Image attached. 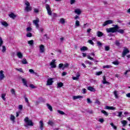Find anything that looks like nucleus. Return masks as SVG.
<instances>
[{"instance_id":"obj_1","label":"nucleus","mask_w":130,"mask_h":130,"mask_svg":"<svg viewBox=\"0 0 130 130\" xmlns=\"http://www.w3.org/2000/svg\"><path fill=\"white\" fill-rule=\"evenodd\" d=\"M24 122L25 123V124H24L25 127H28V126H33V125H34V123L32 121V120L29 119L28 117L25 118Z\"/></svg>"},{"instance_id":"obj_2","label":"nucleus","mask_w":130,"mask_h":130,"mask_svg":"<svg viewBox=\"0 0 130 130\" xmlns=\"http://www.w3.org/2000/svg\"><path fill=\"white\" fill-rule=\"evenodd\" d=\"M113 27L106 29L107 33H116L117 32V25H113Z\"/></svg>"},{"instance_id":"obj_3","label":"nucleus","mask_w":130,"mask_h":130,"mask_svg":"<svg viewBox=\"0 0 130 130\" xmlns=\"http://www.w3.org/2000/svg\"><path fill=\"white\" fill-rule=\"evenodd\" d=\"M25 5L26 6L24 8L25 12L28 13V12H31V11H32V7L30 6V3L28 1H25Z\"/></svg>"},{"instance_id":"obj_4","label":"nucleus","mask_w":130,"mask_h":130,"mask_svg":"<svg viewBox=\"0 0 130 130\" xmlns=\"http://www.w3.org/2000/svg\"><path fill=\"white\" fill-rule=\"evenodd\" d=\"M32 22L35 24L37 29H38L39 31L41 32V33H42V32L44 31V28H42V27L39 28V24H38V23H39V20H34Z\"/></svg>"},{"instance_id":"obj_5","label":"nucleus","mask_w":130,"mask_h":130,"mask_svg":"<svg viewBox=\"0 0 130 130\" xmlns=\"http://www.w3.org/2000/svg\"><path fill=\"white\" fill-rule=\"evenodd\" d=\"M46 9L49 16H51V15H52V11H51V9H50V6H49V5L46 4Z\"/></svg>"},{"instance_id":"obj_6","label":"nucleus","mask_w":130,"mask_h":130,"mask_svg":"<svg viewBox=\"0 0 130 130\" xmlns=\"http://www.w3.org/2000/svg\"><path fill=\"white\" fill-rule=\"evenodd\" d=\"M53 78H49L47 81L46 86H51L53 84Z\"/></svg>"},{"instance_id":"obj_7","label":"nucleus","mask_w":130,"mask_h":130,"mask_svg":"<svg viewBox=\"0 0 130 130\" xmlns=\"http://www.w3.org/2000/svg\"><path fill=\"white\" fill-rule=\"evenodd\" d=\"M112 23H113V21H112L111 20H108L104 22L103 26V27H105V26H107V25L112 24Z\"/></svg>"},{"instance_id":"obj_8","label":"nucleus","mask_w":130,"mask_h":130,"mask_svg":"<svg viewBox=\"0 0 130 130\" xmlns=\"http://www.w3.org/2000/svg\"><path fill=\"white\" fill-rule=\"evenodd\" d=\"M50 66L52 69H55L56 64H55V59H53L50 63Z\"/></svg>"},{"instance_id":"obj_9","label":"nucleus","mask_w":130,"mask_h":130,"mask_svg":"<svg viewBox=\"0 0 130 130\" xmlns=\"http://www.w3.org/2000/svg\"><path fill=\"white\" fill-rule=\"evenodd\" d=\"M129 53V50H128V49H124L122 52V57H124L126 55L127 53Z\"/></svg>"},{"instance_id":"obj_10","label":"nucleus","mask_w":130,"mask_h":130,"mask_svg":"<svg viewBox=\"0 0 130 130\" xmlns=\"http://www.w3.org/2000/svg\"><path fill=\"white\" fill-rule=\"evenodd\" d=\"M96 35L98 37H102V36H105V35L103 32L98 31L96 32Z\"/></svg>"},{"instance_id":"obj_11","label":"nucleus","mask_w":130,"mask_h":130,"mask_svg":"<svg viewBox=\"0 0 130 130\" xmlns=\"http://www.w3.org/2000/svg\"><path fill=\"white\" fill-rule=\"evenodd\" d=\"M5 78V74H4V71L1 70L0 71V80H4Z\"/></svg>"},{"instance_id":"obj_12","label":"nucleus","mask_w":130,"mask_h":130,"mask_svg":"<svg viewBox=\"0 0 130 130\" xmlns=\"http://www.w3.org/2000/svg\"><path fill=\"white\" fill-rule=\"evenodd\" d=\"M16 55L18 57V58H20L21 59L23 58V54H22L21 52H17Z\"/></svg>"},{"instance_id":"obj_13","label":"nucleus","mask_w":130,"mask_h":130,"mask_svg":"<svg viewBox=\"0 0 130 130\" xmlns=\"http://www.w3.org/2000/svg\"><path fill=\"white\" fill-rule=\"evenodd\" d=\"M40 52L41 53H43V52H44V45H41L40 46Z\"/></svg>"},{"instance_id":"obj_14","label":"nucleus","mask_w":130,"mask_h":130,"mask_svg":"<svg viewBox=\"0 0 130 130\" xmlns=\"http://www.w3.org/2000/svg\"><path fill=\"white\" fill-rule=\"evenodd\" d=\"M103 84H108V85H110V83L106 81V77L105 76H103Z\"/></svg>"},{"instance_id":"obj_15","label":"nucleus","mask_w":130,"mask_h":130,"mask_svg":"<svg viewBox=\"0 0 130 130\" xmlns=\"http://www.w3.org/2000/svg\"><path fill=\"white\" fill-rule=\"evenodd\" d=\"M117 32L120 34H123V33H124V30H123V29H119V26L117 25Z\"/></svg>"},{"instance_id":"obj_16","label":"nucleus","mask_w":130,"mask_h":130,"mask_svg":"<svg viewBox=\"0 0 130 130\" xmlns=\"http://www.w3.org/2000/svg\"><path fill=\"white\" fill-rule=\"evenodd\" d=\"M40 128H41V130H43V127L44 126V123H43V121L40 120Z\"/></svg>"},{"instance_id":"obj_17","label":"nucleus","mask_w":130,"mask_h":130,"mask_svg":"<svg viewBox=\"0 0 130 130\" xmlns=\"http://www.w3.org/2000/svg\"><path fill=\"white\" fill-rule=\"evenodd\" d=\"M83 98V96L81 95H74L73 97V100H76V99H81Z\"/></svg>"},{"instance_id":"obj_18","label":"nucleus","mask_w":130,"mask_h":130,"mask_svg":"<svg viewBox=\"0 0 130 130\" xmlns=\"http://www.w3.org/2000/svg\"><path fill=\"white\" fill-rule=\"evenodd\" d=\"M87 89L89 91H91V92H95V91H96V90L94 88V87H91V86H88L87 87Z\"/></svg>"},{"instance_id":"obj_19","label":"nucleus","mask_w":130,"mask_h":130,"mask_svg":"<svg viewBox=\"0 0 130 130\" xmlns=\"http://www.w3.org/2000/svg\"><path fill=\"white\" fill-rule=\"evenodd\" d=\"M106 109H108V110H115V108L107 106H106Z\"/></svg>"},{"instance_id":"obj_20","label":"nucleus","mask_w":130,"mask_h":130,"mask_svg":"<svg viewBox=\"0 0 130 130\" xmlns=\"http://www.w3.org/2000/svg\"><path fill=\"white\" fill-rule=\"evenodd\" d=\"M1 24L4 26V27H8L9 26V24L6 21H1Z\"/></svg>"},{"instance_id":"obj_21","label":"nucleus","mask_w":130,"mask_h":130,"mask_svg":"<svg viewBox=\"0 0 130 130\" xmlns=\"http://www.w3.org/2000/svg\"><path fill=\"white\" fill-rule=\"evenodd\" d=\"M121 123L122 124V126H125L127 124V121L126 120H122L121 121Z\"/></svg>"},{"instance_id":"obj_22","label":"nucleus","mask_w":130,"mask_h":130,"mask_svg":"<svg viewBox=\"0 0 130 130\" xmlns=\"http://www.w3.org/2000/svg\"><path fill=\"white\" fill-rule=\"evenodd\" d=\"M22 81L24 85L25 86V87H28V85L27 84V81H26V79L22 78Z\"/></svg>"},{"instance_id":"obj_23","label":"nucleus","mask_w":130,"mask_h":130,"mask_svg":"<svg viewBox=\"0 0 130 130\" xmlns=\"http://www.w3.org/2000/svg\"><path fill=\"white\" fill-rule=\"evenodd\" d=\"M70 67V64L69 63H66L65 64H63V68L62 70H64V69H67Z\"/></svg>"},{"instance_id":"obj_24","label":"nucleus","mask_w":130,"mask_h":130,"mask_svg":"<svg viewBox=\"0 0 130 130\" xmlns=\"http://www.w3.org/2000/svg\"><path fill=\"white\" fill-rule=\"evenodd\" d=\"M74 12L77 15H81V13H82L80 9H75Z\"/></svg>"},{"instance_id":"obj_25","label":"nucleus","mask_w":130,"mask_h":130,"mask_svg":"<svg viewBox=\"0 0 130 130\" xmlns=\"http://www.w3.org/2000/svg\"><path fill=\"white\" fill-rule=\"evenodd\" d=\"M81 51H86L88 50V48L86 46H83L80 48Z\"/></svg>"},{"instance_id":"obj_26","label":"nucleus","mask_w":130,"mask_h":130,"mask_svg":"<svg viewBox=\"0 0 130 130\" xmlns=\"http://www.w3.org/2000/svg\"><path fill=\"white\" fill-rule=\"evenodd\" d=\"M63 86V83L62 82H59L57 84V88H61Z\"/></svg>"},{"instance_id":"obj_27","label":"nucleus","mask_w":130,"mask_h":130,"mask_svg":"<svg viewBox=\"0 0 130 130\" xmlns=\"http://www.w3.org/2000/svg\"><path fill=\"white\" fill-rule=\"evenodd\" d=\"M21 62L23 64H27L28 63V62L27 61V60L26 59V58L22 59Z\"/></svg>"},{"instance_id":"obj_28","label":"nucleus","mask_w":130,"mask_h":130,"mask_svg":"<svg viewBox=\"0 0 130 130\" xmlns=\"http://www.w3.org/2000/svg\"><path fill=\"white\" fill-rule=\"evenodd\" d=\"M9 17L10 18H12V19H15L16 18V16L14 13H11L9 15Z\"/></svg>"},{"instance_id":"obj_29","label":"nucleus","mask_w":130,"mask_h":130,"mask_svg":"<svg viewBox=\"0 0 130 130\" xmlns=\"http://www.w3.org/2000/svg\"><path fill=\"white\" fill-rule=\"evenodd\" d=\"M79 78H80V74H78L76 77H73V80H79Z\"/></svg>"},{"instance_id":"obj_30","label":"nucleus","mask_w":130,"mask_h":130,"mask_svg":"<svg viewBox=\"0 0 130 130\" xmlns=\"http://www.w3.org/2000/svg\"><path fill=\"white\" fill-rule=\"evenodd\" d=\"M48 124L49 125H51V126H53V125L54 124V123L52 121L49 120V121L48 122Z\"/></svg>"},{"instance_id":"obj_31","label":"nucleus","mask_w":130,"mask_h":130,"mask_svg":"<svg viewBox=\"0 0 130 130\" xmlns=\"http://www.w3.org/2000/svg\"><path fill=\"white\" fill-rule=\"evenodd\" d=\"M47 106L48 109L50 110V111H52V107L49 104H47Z\"/></svg>"},{"instance_id":"obj_32","label":"nucleus","mask_w":130,"mask_h":130,"mask_svg":"<svg viewBox=\"0 0 130 130\" xmlns=\"http://www.w3.org/2000/svg\"><path fill=\"white\" fill-rule=\"evenodd\" d=\"M10 119L11 120H12V121H13V122H15V116L11 115L10 117Z\"/></svg>"},{"instance_id":"obj_33","label":"nucleus","mask_w":130,"mask_h":130,"mask_svg":"<svg viewBox=\"0 0 130 130\" xmlns=\"http://www.w3.org/2000/svg\"><path fill=\"white\" fill-rule=\"evenodd\" d=\"M101 112H102V113H103V114H104V115H105L106 116H108V113H107V112H106V111L102 110Z\"/></svg>"},{"instance_id":"obj_34","label":"nucleus","mask_w":130,"mask_h":130,"mask_svg":"<svg viewBox=\"0 0 130 130\" xmlns=\"http://www.w3.org/2000/svg\"><path fill=\"white\" fill-rule=\"evenodd\" d=\"M23 98H24L25 102L27 103V104H29V100H28V98H27V97L26 96V95H24L23 96Z\"/></svg>"},{"instance_id":"obj_35","label":"nucleus","mask_w":130,"mask_h":130,"mask_svg":"<svg viewBox=\"0 0 130 130\" xmlns=\"http://www.w3.org/2000/svg\"><path fill=\"white\" fill-rule=\"evenodd\" d=\"M60 22L61 23V24H64V23H66V20H64V18H61L60 19Z\"/></svg>"},{"instance_id":"obj_36","label":"nucleus","mask_w":130,"mask_h":130,"mask_svg":"<svg viewBox=\"0 0 130 130\" xmlns=\"http://www.w3.org/2000/svg\"><path fill=\"white\" fill-rule=\"evenodd\" d=\"M114 95L115 98H116V99H117V98H118V95L117 94V91H116V90L114 91Z\"/></svg>"},{"instance_id":"obj_37","label":"nucleus","mask_w":130,"mask_h":130,"mask_svg":"<svg viewBox=\"0 0 130 130\" xmlns=\"http://www.w3.org/2000/svg\"><path fill=\"white\" fill-rule=\"evenodd\" d=\"M57 112L59 113V114H61V115H64V112H63V111H62L57 110Z\"/></svg>"},{"instance_id":"obj_38","label":"nucleus","mask_w":130,"mask_h":130,"mask_svg":"<svg viewBox=\"0 0 130 130\" xmlns=\"http://www.w3.org/2000/svg\"><path fill=\"white\" fill-rule=\"evenodd\" d=\"M29 72L30 73V74H35L36 75H37V73L35 72L33 69H29Z\"/></svg>"},{"instance_id":"obj_39","label":"nucleus","mask_w":130,"mask_h":130,"mask_svg":"<svg viewBox=\"0 0 130 130\" xmlns=\"http://www.w3.org/2000/svg\"><path fill=\"white\" fill-rule=\"evenodd\" d=\"M28 43L30 45H33V44H34V41L33 40H31L30 41H28Z\"/></svg>"},{"instance_id":"obj_40","label":"nucleus","mask_w":130,"mask_h":130,"mask_svg":"<svg viewBox=\"0 0 130 130\" xmlns=\"http://www.w3.org/2000/svg\"><path fill=\"white\" fill-rule=\"evenodd\" d=\"M110 125H111V126H112L114 129H117V127H116V126L114 125V124H113V123H111Z\"/></svg>"},{"instance_id":"obj_41","label":"nucleus","mask_w":130,"mask_h":130,"mask_svg":"<svg viewBox=\"0 0 130 130\" xmlns=\"http://www.w3.org/2000/svg\"><path fill=\"white\" fill-rule=\"evenodd\" d=\"M112 63L113 64H115V66H118V64H119V62L117 60H116L115 61L112 62Z\"/></svg>"},{"instance_id":"obj_42","label":"nucleus","mask_w":130,"mask_h":130,"mask_svg":"<svg viewBox=\"0 0 130 130\" xmlns=\"http://www.w3.org/2000/svg\"><path fill=\"white\" fill-rule=\"evenodd\" d=\"M115 44L117 46H120V43H119V41L116 40V41H115Z\"/></svg>"},{"instance_id":"obj_43","label":"nucleus","mask_w":130,"mask_h":130,"mask_svg":"<svg viewBox=\"0 0 130 130\" xmlns=\"http://www.w3.org/2000/svg\"><path fill=\"white\" fill-rule=\"evenodd\" d=\"M110 47H109V46H105V50L106 51H109V50H110Z\"/></svg>"},{"instance_id":"obj_44","label":"nucleus","mask_w":130,"mask_h":130,"mask_svg":"<svg viewBox=\"0 0 130 130\" xmlns=\"http://www.w3.org/2000/svg\"><path fill=\"white\" fill-rule=\"evenodd\" d=\"M75 26H76V27H79V26H80V22L79 21V20L76 21Z\"/></svg>"},{"instance_id":"obj_45","label":"nucleus","mask_w":130,"mask_h":130,"mask_svg":"<svg viewBox=\"0 0 130 130\" xmlns=\"http://www.w3.org/2000/svg\"><path fill=\"white\" fill-rule=\"evenodd\" d=\"M103 68V69H110V68H111V66L110 65L104 66Z\"/></svg>"},{"instance_id":"obj_46","label":"nucleus","mask_w":130,"mask_h":130,"mask_svg":"<svg viewBox=\"0 0 130 130\" xmlns=\"http://www.w3.org/2000/svg\"><path fill=\"white\" fill-rule=\"evenodd\" d=\"M10 92H11L12 95H16V92L15 91V89L13 88L11 89V90H10Z\"/></svg>"},{"instance_id":"obj_47","label":"nucleus","mask_w":130,"mask_h":130,"mask_svg":"<svg viewBox=\"0 0 130 130\" xmlns=\"http://www.w3.org/2000/svg\"><path fill=\"white\" fill-rule=\"evenodd\" d=\"M16 70L18 71V72H20V73H24V72H23V69H22V68H20V69L16 68Z\"/></svg>"},{"instance_id":"obj_48","label":"nucleus","mask_w":130,"mask_h":130,"mask_svg":"<svg viewBox=\"0 0 130 130\" xmlns=\"http://www.w3.org/2000/svg\"><path fill=\"white\" fill-rule=\"evenodd\" d=\"M88 43H89L90 44H91V45H94V42H93V41H92V40H89L88 41Z\"/></svg>"},{"instance_id":"obj_49","label":"nucleus","mask_w":130,"mask_h":130,"mask_svg":"<svg viewBox=\"0 0 130 130\" xmlns=\"http://www.w3.org/2000/svg\"><path fill=\"white\" fill-rule=\"evenodd\" d=\"M6 94H2V98L5 101H6Z\"/></svg>"},{"instance_id":"obj_50","label":"nucleus","mask_w":130,"mask_h":130,"mask_svg":"<svg viewBox=\"0 0 130 130\" xmlns=\"http://www.w3.org/2000/svg\"><path fill=\"white\" fill-rule=\"evenodd\" d=\"M4 43V41H3V39L0 37V47L3 45V44Z\"/></svg>"},{"instance_id":"obj_51","label":"nucleus","mask_w":130,"mask_h":130,"mask_svg":"<svg viewBox=\"0 0 130 130\" xmlns=\"http://www.w3.org/2000/svg\"><path fill=\"white\" fill-rule=\"evenodd\" d=\"M87 103L88 104H91V103H92V101H91V100L90 99V98H87Z\"/></svg>"},{"instance_id":"obj_52","label":"nucleus","mask_w":130,"mask_h":130,"mask_svg":"<svg viewBox=\"0 0 130 130\" xmlns=\"http://www.w3.org/2000/svg\"><path fill=\"white\" fill-rule=\"evenodd\" d=\"M18 109H19V110H23V105H19L18 106Z\"/></svg>"},{"instance_id":"obj_53","label":"nucleus","mask_w":130,"mask_h":130,"mask_svg":"<svg viewBox=\"0 0 130 130\" xmlns=\"http://www.w3.org/2000/svg\"><path fill=\"white\" fill-rule=\"evenodd\" d=\"M87 57L88 59H90V60H94V58L90 57L89 55H87Z\"/></svg>"},{"instance_id":"obj_54","label":"nucleus","mask_w":130,"mask_h":130,"mask_svg":"<svg viewBox=\"0 0 130 130\" xmlns=\"http://www.w3.org/2000/svg\"><path fill=\"white\" fill-rule=\"evenodd\" d=\"M26 37H32V33L31 32H28L26 35Z\"/></svg>"},{"instance_id":"obj_55","label":"nucleus","mask_w":130,"mask_h":130,"mask_svg":"<svg viewBox=\"0 0 130 130\" xmlns=\"http://www.w3.org/2000/svg\"><path fill=\"white\" fill-rule=\"evenodd\" d=\"M96 44H97L98 46H102V43H101L99 41H98L96 42Z\"/></svg>"},{"instance_id":"obj_56","label":"nucleus","mask_w":130,"mask_h":130,"mask_svg":"<svg viewBox=\"0 0 130 130\" xmlns=\"http://www.w3.org/2000/svg\"><path fill=\"white\" fill-rule=\"evenodd\" d=\"M99 121H100V122H101V123H103V122H104V119H103V118H100L99 119Z\"/></svg>"},{"instance_id":"obj_57","label":"nucleus","mask_w":130,"mask_h":130,"mask_svg":"<svg viewBox=\"0 0 130 130\" xmlns=\"http://www.w3.org/2000/svg\"><path fill=\"white\" fill-rule=\"evenodd\" d=\"M102 71H100L96 73V76H100V75H102Z\"/></svg>"},{"instance_id":"obj_58","label":"nucleus","mask_w":130,"mask_h":130,"mask_svg":"<svg viewBox=\"0 0 130 130\" xmlns=\"http://www.w3.org/2000/svg\"><path fill=\"white\" fill-rule=\"evenodd\" d=\"M31 30H32V28L30 27H28L26 28V31L27 32H30V31H31Z\"/></svg>"},{"instance_id":"obj_59","label":"nucleus","mask_w":130,"mask_h":130,"mask_svg":"<svg viewBox=\"0 0 130 130\" xmlns=\"http://www.w3.org/2000/svg\"><path fill=\"white\" fill-rule=\"evenodd\" d=\"M95 104H98V105H100L101 103H100V102L99 101V100H96L95 101Z\"/></svg>"},{"instance_id":"obj_60","label":"nucleus","mask_w":130,"mask_h":130,"mask_svg":"<svg viewBox=\"0 0 130 130\" xmlns=\"http://www.w3.org/2000/svg\"><path fill=\"white\" fill-rule=\"evenodd\" d=\"M122 114V112H119L118 115H117V116H118V117H121Z\"/></svg>"},{"instance_id":"obj_61","label":"nucleus","mask_w":130,"mask_h":130,"mask_svg":"<svg viewBox=\"0 0 130 130\" xmlns=\"http://www.w3.org/2000/svg\"><path fill=\"white\" fill-rule=\"evenodd\" d=\"M6 50V46H3L2 52H5Z\"/></svg>"},{"instance_id":"obj_62","label":"nucleus","mask_w":130,"mask_h":130,"mask_svg":"<svg viewBox=\"0 0 130 130\" xmlns=\"http://www.w3.org/2000/svg\"><path fill=\"white\" fill-rule=\"evenodd\" d=\"M59 69H61V68H63V63H60L59 64Z\"/></svg>"},{"instance_id":"obj_63","label":"nucleus","mask_w":130,"mask_h":130,"mask_svg":"<svg viewBox=\"0 0 130 130\" xmlns=\"http://www.w3.org/2000/svg\"><path fill=\"white\" fill-rule=\"evenodd\" d=\"M34 12L36 13H39V10L35 8L34 10Z\"/></svg>"},{"instance_id":"obj_64","label":"nucleus","mask_w":130,"mask_h":130,"mask_svg":"<svg viewBox=\"0 0 130 130\" xmlns=\"http://www.w3.org/2000/svg\"><path fill=\"white\" fill-rule=\"evenodd\" d=\"M56 17H57V14H56V13H53L52 17L53 18H56Z\"/></svg>"}]
</instances>
